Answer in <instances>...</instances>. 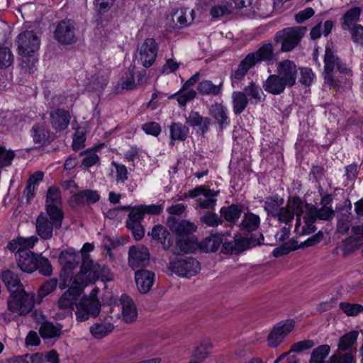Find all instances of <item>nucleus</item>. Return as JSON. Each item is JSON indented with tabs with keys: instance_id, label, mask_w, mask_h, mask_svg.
Segmentation results:
<instances>
[{
	"instance_id": "ea45409f",
	"label": "nucleus",
	"mask_w": 363,
	"mask_h": 363,
	"mask_svg": "<svg viewBox=\"0 0 363 363\" xmlns=\"http://www.w3.org/2000/svg\"><path fill=\"white\" fill-rule=\"evenodd\" d=\"M233 111L236 115L244 111L249 103L246 94L242 91H234L232 94Z\"/></svg>"
},
{
	"instance_id": "e433bc0d",
	"label": "nucleus",
	"mask_w": 363,
	"mask_h": 363,
	"mask_svg": "<svg viewBox=\"0 0 363 363\" xmlns=\"http://www.w3.org/2000/svg\"><path fill=\"white\" fill-rule=\"evenodd\" d=\"M361 14V9L359 7H352L349 9L342 17V28L343 30H350L356 25L359 21Z\"/></svg>"
},
{
	"instance_id": "2eb2a0df",
	"label": "nucleus",
	"mask_w": 363,
	"mask_h": 363,
	"mask_svg": "<svg viewBox=\"0 0 363 363\" xmlns=\"http://www.w3.org/2000/svg\"><path fill=\"white\" fill-rule=\"evenodd\" d=\"M128 255L129 265L134 270L145 267L149 264V251L144 245H140L130 247Z\"/></svg>"
},
{
	"instance_id": "1a4fd4ad",
	"label": "nucleus",
	"mask_w": 363,
	"mask_h": 363,
	"mask_svg": "<svg viewBox=\"0 0 363 363\" xmlns=\"http://www.w3.org/2000/svg\"><path fill=\"white\" fill-rule=\"evenodd\" d=\"M169 269L181 277L189 278L195 276L200 270L199 262L192 257H186L171 261Z\"/></svg>"
},
{
	"instance_id": "37998d69",
	"label": "nucleus",
	"mask_w": 363,
	"mask_h": 363,
	"mask_svg": "<svg viewBox=\"0 0 363 363\" xmlns=\"http://www.w3.org/2000/svg\"><path fill=\"white\" fill-rule=\"evenodd\" d=\"M359 333L357 331H350L340 338L338 343V350L347 351L350 349L356 342Z\"/></svg>"
},
{
	"instance_id": "cd10ccee",
	"label": "nucleus",
	"mask_w": 363,
	"mask_h": 363,
	"mask_svg": "<svg viewBox=\"0 0 363 363\" xmlns=\"http://www.w3.org/2000/svg\"><path fill=\"white\" fill-rule=\"evenodd\" d=\"M80 295L71 288H69L58 299L57 307L62 310H66L72 314L74 306L77 303Z\"/></svg>"
},
{
	"instance_id": "13d9d810",
	"label": "nucleus",
	"mask_w": 363,
	"mask_h": 363,
	"mask_svg": "<svg viewBox=\"0 0 363 363\" xmlns=\"http://www.w3.org/2000/svg\"><path fill=\"white\" fill-rule=\"evenodd\" d=\"M313 211V215L315 216V219L329 220L334 216V211L330 206H322L319 209H315Z\"/></svg>"
},
{
	"instance_id": "4be33fe9",
	"label": "nucleus",
	"mask_w": 363,
	"mask_h": 363,
	"mask_svg": "<svg viewBox=\"0 0 363 363\" xmlns=\"http://www.w3.org/2000/svg\"><path fill=\"white\" fill-rule=\"evenodd\" d=\"M135 279L139 291L146 294L153 285L155 274L148 270H138L135 274Z\"/></svg>"
},
{
	"instance_id": "49530a36",
	"label": "nucleus",
	"mask_w": 363,
	"mask_h": 363,
	"mask_svg": "<svg viewBox=\"0 0 363 363\" xmlns=\"http://www.w3.org/2000/svg\"><path fill=\"white\" fill-rule=\"evenodd\" d=\"M283 202V199L269 197L267 198L264 201V208L267 212L268 215H271L274 218L281 209Z\"/></svg>"
},
{
	"instance_id": "0e129e2a",
	"label": "nucleus",
	"mask_w": 363,
	"mask_h": 363,
	"mask_svg": "<svg viewBox=\"0 0 363 363\" xmlns=\"http://www.w3.org/2000/svg\"><path fill=\"white\" fill-rule=\"evenodd\" d=\"M141 128L146 134L155 137L158 136L161 133L160 124L154 121L143 124Z\"/></svg>"
},
{
	"instance_id": "7ed1b4c3",
	"label": "nucleus",
	"mask_w": 363,
	"mask_h": 363,
	"mask_svg": "<svg viewBox=\"0 0 363 363\" xmlns=\"http://www.w3.org/2000/svg\"><path fill=\"white\" fill-rule=\"evenodd\" d=\"M95 278L96 270L93 261L89 255H83V263H82L80 271L74 277L69 275L71 279V283L69 285V288L81 295L84 288L94 282Z\"/></svg>"
},
{
	"instance_id": "ddd939ff",
	"label": "nucleus",
	"mask_w": 363,
	"mask_h": 363,
	"mask_svg": "<svg viewBox=\"0 0 363 363\" xmlns=\"http://www.w3.org/2000/svg\"><path fill=\"white\" fill-rule=\"evenodd\" d=\"M40 40L32 30L21 33L17 38L18 54L36 53L40 48Z\"/></svg>"
},
{
	"instance_id": "2f4dec72",
	"label": "nucleus",
	"mask_w": 363,
	"mask_h": 363,
	"mask_svg": "<svg viewBox=\"0 0 363 363\" xmlns=\"http://www.w3.org/2000/svg\"><path fill=\"white\" fill-rule=\"evenodd\" d=\"M1 279L11 294L24 290L23 284H21L18 275L13 272L10 270L4 272Z\"/></svg>"
},
{
	"instance_id": "c9c22d12",
	"label": "nucleus",
	"mask_w": 363,
	"mask_h": 363,
	"mask_svg": "<svg viewBox=\"0 0 363 363\" xmlns=\"http://www.w3.org/2000/svg\"><path fill=\"white\" fill-rule=\"evenodd\" d=\"M113 328L112 323L105 320L94 323L89 330L94 338L101 339L110 334Z\"/></svg>"
},
{
	"instance_id": "a18cd8bd",
	"label": "nucleus",
	"mask_w": 363,
	"mask_h": 363,
	"mask_svg": "<svg viewBox=\"0 0 363 363\" xmlns=\"http://www.w3.org/2000/svg\"><path fill=\"white\" fill-rule=\"evenodd\" d=\"M177 247L183 253H189L196 248V242L194 237L181 236L176 241Z\"/></svg>"
},
{
	"instance_id": "c03bdc74",
	"label": "nucleus",
	"mask_w": 363,
	"mask_h": 363,
	"mask_svg": "<svg viewBox=\"0 0 363 363\" xmlns=\"http://www.w3.org/2000/svg\"><path fill=\"white\" fill-rule=\"evenodd\" d=\"M242 208L237 205L223 207L220 209L222 216L228 222H235L240 217Z\"/></svg>"
},
{
	"instance_id": "e2e57ef3",
	"label": "nucleus",
	"mask_w": 363,
	"mask_h": 363,
	"mask_svg": "<svg viewBox=\"0 0 363 363\" xmlns=\"http://www.w3.org/2000/svg\"><path fill=\"white\" fill-rule=\"evenodd\" d=\"M220 242L216 237L207 238L201 244V247L206 252H215L219 246Z\"/></svg>"
},
{
	"instance_id": "4468645a",
	"label": "nucleus",
	"mask_w": 363,
	"mask_h": 363,
	"mask_svg": "<svg viewBox=\"0 0 363 363\" xmlns=\"http://www.w3.org/2000/svg\"><path fill=\"white\" fill-rule=\"evenodd\" d=\"M55 38L61 44L70 45L76 40L75 24L69 19L61 21L54 31Z\"/></svg>"
},
{
	"instance_id": "0eeeda50",
	"label": "nucleus",
	"mask_w": 363,
	"mask_h": 363,
	"mask_svg": "<svg viewBox=\"0 0 363 363\" xmlns=\"http://www.w3.org/2000/svg\"><path fill=\"white\" fill-rule=\"evenodd\" d=\"M56 215L40 213L35 221V228L38 235L43 240H50L52 237L53 230L62 227L64 215L59 221Z\"/></svg>"
},
{
	"instance_id": "8fccbe9b",
	"label": "nucleus",
	"mask_w": 363,
	"mask_h": 363,
	"mask_svg": "<svg viewBox=\"0 0 363 363\" xmlns=\"http://www.w3.org/2000/svg\"><path fill=\"white\" fill-rule=\"evenodd\" d=\"M144 216V211L140 205L131 208L125 221L126 225L130 224H140L143 220Z\"/></svg>"
},
{
	"instance_id": "dca6fc26",
	"label": "nucleus",
	"mask_w": 363,
	"mask_h": 363,
	"mask_svg": "<svg viewBox=\"0 0 363 363\" xmlns=\"http://www.w3.org/2000/svg\"><path fill=\"white\" fill-rule=\"evenodd\" d=\"M277 72L288 86H293L296 84L298 68L294 61L284 60L278 62Z\"/></svg>"
},
{
	"instance_id": "393cba45",
	"label": "nucleus",
	"mask_w": 363,
	"mask_h": 363,
	"mask_svg": "<svg viewBox=\"0 0 363 363\" xmlns=\"http://www.w3.org/2000/svg\"><path fill=\"white\" fill-rule=\"evenodd\" d=\"M209 114L217 121L221 129L230 124L227 108L221 103H215L209 107Z\"/></svg>"
},
{
	"instance_id": "f8f14e48",
	"label": "nucleus",
	"mask_w": 363,
	"mask_h": 363,
	"mask_svg": "<svg viewBox=\"0 0 363 363\" xmlns=\"http://www.w3.org/2000/svg\"><path fill=\"white\" fill-rule=\"evenodd\" d=\"M294 328V321L293 320H286L278 323L274 326L268 335V345L271 347H277Z\"/></svg>"
},
{
	"instance_id": "5fc2aeb1",
	"label": "nucleus",
	"mask_w": 363,
	"mask_h": 363,
	"mask_svg": "<svg viewBox=\"0 0 363 363\" xmlns=\"http://www.w3.org/2000/svg\"><path fill=\"white\" fill-rule=\"evenodd\" d=\"M196 96V91L192 89H183L179 91L178 104L180 106H185L186 104L192 101Z\"/></svg>"
},
{
	"instance_id": "79ce46f5",
	"label": "nucleus",
	"mask_w": 363,
	"mask_h": 363,
	"mask_svg": "<svg viewBox=\"0 0 363 363\" xmlns=\"http://www.w3.org/2000/svg\"><path fill=\"white\" fill-rule=\"evenodd\" d=\"M21 57V67L26 72H28L29 73H33L36 69V65L38 63V59L35 55V53H28V54H19Z\"/></svg>"
},
{
	"instance_id": "f704fd0d",
	"label": "nucleus",
	"mask_w": 363,
	"mask_h": 363,
	"mask_svg": "<svg viewBox=\"0 0 363 363\" xmlns=\"http://www.w3.org/2000/svg\"><path fill=\"white\" fill-rule=\"evenodd\" d=\"M189 129L181 123H173L169 126L171 145H174V141H184L189 135Z\"/></svg>"
},
{
	"instance_id": "338daca9",
	"label": "nucleus",
	"mask_w": 363,
	"mask_h": 363,
	"mask_svg": "<svg viewBox=\"0 0 363 363\" xmlns=\"http://www.w3.org/2000/svg\"><path fill=\"white\" fill-rule=\"evenodd\" d=\"M4 125L8 128H13L20 121L18 113L7 111L2 116Z\"/></svg>"
},
{
	"instance_id": "69168bd1",
	"label": "nucleus",
	"mask_w": 363,
	"mask_h": 363,
	"mask_svg": "<svg viewBox=\"0 0 363 363\" xmlns=\"http://www.w3.org/2000/svg\"><path fill=\"white\" fill-rule=\"evenodd\" d=\"M201 221L210 227H216L221 223V220L217 214L207 212L201 218Z\"/></svg>"
},
{
	"instance_id": "864d4df0",
	"label": "nucleus",
	"mask_w": 363,
	"mask_h": 363,
	"mask_svg": "<svg viewBox=\"0 0 363 363\" xmlns=\"http://www.w3.org/2000/svg\"><path fill=\"white\" fill-rule=\"evenodd\" d=\"M337 350L329 359V363H355L351 353L342 354Z\"/></svg>"
},
{
	"instance_id": "412c9836",
	"label": "nucleus",
	"mask_w": 363,
	"mask_h": 363,
	"mask_svg": "<svg viewBox=\"0 0 363 363\" xmlns=\"http://www.w3.org/2000/svg\"><path fill=\"white\" fill-rule=\"evenodd\" d=\"M71 116L68 111L57 108L50 113V123L56 131L65 130L70 122Z\"/></svg>"
},
{
	"instance_id": "9d476101",
	"label": "nucleus",
	"mask_w": 363,
	"mask_h": 363,
	"mask_svg": "<svg viewBox=\"0 0 363 363\" xmlns=\"http://www.w3.org/2000/svg\"><path fill=\"white\" fill-rule=\"evenodd\" d=\"M76 319L79 322L87 320L90 316L96 317L100 313L101 304L99 300L84 297L76 304Z\"/></svg>"
},
{
	"instance_id": "b1692460",
	"label": "nucleus",
	"mask_w": 363,
	"mask_h": 363,
	"mask_svg": "<svg viewBox=\"0 0 363 363\" xmlns=\"http://www.w3.org/2000/svg\"><path fill=\"white\" fill-rule=\"evenodd\" d=\"M100 199V195L96 190L86 189L74 194L70 199L72 205L79 206L95 203Z\"/></svg>"
},
{
	"instance_id": "72a5a7b5",
	"label": "nucleus",
	"mask_w": 363,
	"mask_h": 363,
	"mask_svg": "<svg viewBox=\"0 0 363 363\" xmlns=\"http://www.w3.org/2000/svg\"><path fill=\"white\" fill-rule=\"evenodd\" d=\"M197 89L201 95L216 96L221 94L223 83L216 85L210 80H203L199 82Z\"/></svg>"
},
{
	"instance_id": "09e8293b",
	"label": "nucleus",
	"mask_w": 363,
	"mask_h": 363,
	"mask_svg": "<svg viewBox=\"0 0 363 363\" xmlns=\"http://www.w3.org/2000/svg\"><path fill=\"white\" fill-rule=\"evenodd\" d=\"M14 60V56L9 48L0 45V69L10 67Z\"/></svg>"
},
{
	"instance_id": "3c124183",
	"label": "nucleus",
	"mask_w": 363,
	"mask_h": 363,
	"mask_svg": "<svg viewBox=\"0 0 363 363\" xmlns=\"http://www.w3.org/2000/svg\"><path fill=\"white\" fill-rule=\"evenodd\" d=\"M84 158L82 161V164L86 167H91L96 164H99L100 157L96 154L95 150H89L82 153Z\"/></svg>"
},
{
	"instance_id": "4c0bfd02",
	"label": "nucleus",
	"mask_w": 363,
	"mask_h": 363,
	"mask_svg": "<svg viewBox=\"0 0 363 363\" xmlns=\"http://www.w3.org/2000/svg\"><path fill=\"white\" fill-rule=\"evenodd\" d=\"M242 92L246 94L250 104H257L262 101L263 91L254 82H251L245 86Z\"/></svg>"
},
{
	"instance_id": "c756f323",
	"label": "nucleus",
	"mask_w": 363,
	"mask_h": 363,
	"mask_svg": "<svg viewBox=\"0 0 363 363\" xmlns=\"http://www.w3.org/2000/svg\"><path fill=\"white\" fill-rule=\"evenodd\" d=\"M186 122L191 127L199 128L201 134H205L208 131L211 124V121L208 118L201 116L196 111H191L186 118Z\"/></svg>"
},
{
	"instance_id": "a211bd4d",
	"label": "nucleus",
	"mask_w": 363,
	"mask_h": 363,
	"mask_svg": "<svg viewBox=\"0 0 363 363\" xmlns=\"http://www.w3.org/2000/svg\"><path fill=\"white\" fill-rule=\"evenodd\" d=\"M303 213V204L298 199H294L287 207H281L274 216L279 222L287 223L294 216H300Z\"/></svg>"
},
{
	"instance_id": "052dcab7",
	"label": "nucleus",
	"mask_w": 363,
	"mask_h": 363,
	"mask_svg": "<svg viewBox=\"0 0 363 363\" xmlns=\"http://www.w3.org/2000/svg\"><path fill=\"white\" fill-rule=\"evenodd\" d=\"M340 308L343 312L349 316L357 315L358 313L363 311V306L357 303H349L346 302H341Z\"/></svg>"
},
{
	"instance_id": "f03ea898",
	"label": "nucleus",
	"mask_w": 363,
	"mask_h": 363,
	"mask_svg": "<svg viewBox=\"0 0 363 363\" xmlns=\"http://www.w3.org/2000/svg\"><path fill=\"white\" fill-rule=\"evenodd\" d=\"M38 241V238L35 235L27 238L19 237L12 240L8 245V248L11 251H16L18 266L24 272L31 273L36 270L38 257L30 249L33 247Z\"/></svg>"
},
{
	"instance_id": "bb28decb",
	"label": "nucleus",
	"mask_w": 363,
	"mask_h": 363,
	"mask_svg": "<svg viewBox=\"0 0 363 363\" xmlns=\"http://www.w3.org/2000/svg\"><path fill=\"white\" fill-rule=\"evenodd\" d=\"M265 91L278 95L282 93L286 86H288L277 74H270L263 84Z\"/></svg>"
},
{
	"instance_id": "603ef678",
	"label": "nucleus",
	"mask_w": 363,
	"mask_h": 363,
	"mask_svg": "<svg viewBox=\"0 0 363 363\" xmlns=\"http://www.w3.org/2000/svg\"><path fill=\"white\" fill-rule=\"evenodd\" d=\"M233 9L232 3L216 5L210 9V14L213 18H216L230 13Z\"/></svg>"
},
{
	"instance_id": "423d86ee",
	"label": "nucleus",
	"mask_w": 363,
	"mask_h": 363,
	"mask_svg": "<svg viewBox=\"0 0 363 363\" xmlns=\"http://www.w3.org/2000/svg\"><path fill=\"white\" fill-rule=\"evenodd\" d=\"M35 294L25 290L13 292L8 299V309L19 315L30 313L34 306Z\"/></svg>"
},
{
	"instance_id": "7c9ffc66",
	"label": "nucleus",
	"mask_w": 363,
	"mask_h": 363,
	"mask_svg": "<svg viewBox=\"0 0 363 363\" xmlns=\"http://www.w3.org/2000/svg\"><path fill=\"white\" fill-rule=\"evenodd\" d=\"M194 18V11L188 9H177L172 16V19L175 23V26L179 27H185L190 25Z\"/></svg>"
},
{
	"instance_id": "6e6552de",
	"label": "nucleus",
	"mask_w": 363,
	"mask_h": 363,
	"mask_svg": "<svg viewBox=\"0 0 363 363\" xmlns=\"http://www.w3.org/2000/svg\"><path fill=\"white\" fill-rule=\"evenodd\" d=\"M220 191L213 190L206 187L205 185L196 186L189 191V196L191 198H197L196 201L198 206L202 209L213 210L217 202L216 197Z\"/></svg>"
},
{
	"instance_id": "58836bf2",
	"label": "nucleus",
	"mask_w": 363,
	"mask_h": 363,
	"mask_svg": "<svg viewBox=\"0 0 363 363\" xmlns=\"http://www.w3.org/2000/svg\"><path fill=\"white\" fill-rule=\"evenodd\" d=\"M148 235L161 242L164 247L171 245L170 233L161 225H155Z\"/></svg>"
},
{
	"instance_id": "680f3d73",
	"label": "nucleus",
	"mask_w": 363,
	"mask_h": 363,
	"mask_svg": "<svg viewBox=\"0 0 363 363\" xmlns=\"http://www.w3.org/2000/svg\"><path fill=\"white\" fill-rule=\"evenodd\" d=\"M330 351V347L328 345H323L314 349L311 359L313 361H323V359L328 355Z\"/></svg>"
},
{
	"instance_id": "9b49d317",
	"label": "nucleus",
	"mask_w": 363,
	"mask_h": 363,
	"mask_svg": "<svg viewBox=\"0 0 363 363\" xmlns=\"http://www.w3.org/2000/svg\"><path fill=\"white\" fill-rule=\"evenodd\" d=\"M158 49L159 46L155 39L148 38L144 40L138 48L139 61L143 67L147 68L153 65L157 56Z\"/></svg>"
},
{
	"instance_id": "a878e982",
	"label": "nucleus",
	"mask_w": 363,
	"mask_h": 363,
	"mask_svg": "<svg viewBox=\"0 0 363 363\" xmlns=\"http://www.w3.org/2000/svg\"><path fill=\"white\" fill-rule=\"evenodd\" d=\"M31 135L35 144L45 146L51 141V133L44 123L34 125L31 129Z\"/></svg>"
},
{
	"instance_id": "5701e85b",
	"label": "nucleus",
	"mask_w": 363,
	"mask_h": 363,
	"mask_svg": "<svg viewBox=\"0 0 363 363\" xmlns=\"http://www.w3.org/2000/svg\"><path fill=\"white\" fill-rule=\"evenodd\" d=\"M122 308V317L125 323L134 322L138 317V311L132 298L127 294H123L120 299Z\"/></svg>"
},
{
	"instance_id": "473e14b6",
	"label": "nucleus",
	"mask_w": 363,
	"mask_h": 363,
	"mask_svg": "<svg viewBox=\"0 0 363 363\" xmlns=\"http://www.w3.org/2000/svg\"><path fill=\"white\" fill-rule=\"evenodd\" d=\"M62 329L61 324L47 321L41 325L39 333L43 339L55 338L62 335Z\"/></svg>"
},
{
	"instance_id": "4d7b16f0",
	"label": "nucleus",
	"mask_w": 363,
	"mask_h": 363,
	"mask_svg": "<svg viewBox=\"0 0 363 363\" xmlns=\"http://www.w3.org/2000/svg\"><path fill=\"white\" fill-rule=\"evenodd\" d=\"M57 286V279H50L43 283L38 290V296L40 298L45 297L56 289Z\"/></svg>"
},
{
	"instance_id": "bf43d9fd",
	"label": "nucleus",
	"mask_w": 363,
	"mask_h": 363,
	"mask_svg": "<svg viewBox=\"0 0 363 363\" xmlns=\"http://www.w3.org/2000/svg\"><path fill=\"white\" fill-rule=\"evenodd\" d=\"M113 167L116 169V180L118 183H124L128 179L127 167L122 164H119L115 161L111 162Z\"/></svg>"
},
{
	"instance_id": "f3484780",
	"label": "nucleus",
	"mask_w": 363,
	"mask_h": 363,
	"mask_svg": "<svg viewBox=\"0 0 363 363\" xmlns=\"http://www.w3.org/2000/svg\"><path fill=\"white\" fill-rule=\"evenodd\" d=\"M61 193L58 188L50 187L46 196L45 210L47 214L56 215L57 218H61L64 215L61 209ZM59 221L60 219H57Z\"/></svg>"
},
{
	"instance_id": "6ab92c4d",
	"label": "nucleus",
	"mask_w": 363,
	"mask_h": 363,
	"mask_svg": "<svg viewBox=\"0 0 363 363\" xmlns=\"http://www.w3.org/2000/svg\"><path fill=\"white\" fill-rule=\"evenodd\" d=\"M363 245V226L355 225L352 227L350 235L342 243V250L347 254L357 250Z\"/></svg>"
},
{
	"instance_id": "de8ad7c7",
	"label": "nucleus",
	"mask_w": 363,
	"mask_h": 363,
	"mask_svg": "<svg viewBox=\"0 0 363 363\" xmlns=\"http://www.w3.org/2000/svg\"><path fill=\"white\" fill-rule=\"evenodd\" d=\"M259 217L254 213H249L244 216L240 225L242 230L254 231L259 227Z\"/></svg>"
},
{
	"instance_id": "c85d7f7f",
	"label": "nucleus",
	"mask_w": 363,
	"mask_h": 363,
	"mask_svg": "<svg viewBox=\"0 0 363 363\" xmlns=\"http://www.w3.org/2000/svg\"><path fill=\"white\" fill-rule=\"evenodd\" d=\"M108 72L101 70L88 78L86 89L88 91H101L106 86L108 82Z\"/></svg>"
},
{
	"instance_id": "f257e3e1",
	"label": "nucleus",
	"mask_w": 363,
	"mask_h": 363,
	"mask_svg": "<svg viewBox=\"0 0 363 363\" xmlns=\"http://www.w3.org/2000/svg\"><path fill=\"white\" fill-rule=\"evenodd\" d=\"M277 60V54L272 43H264L256 51L248 53L242 60L238 67L231 73L230 79L233 86L242 80L247 74L248 71L257 64L264 62L267 64H272Z\"/></svg>"
},
{
	"instance_id": "39448f33",
	"label": "nucleus",
	"mask_w": 363,
	"mask_h": 363,
	"mask_svg": "<svg viewBox=\"0 0 363 363\" xmlns=\"http://www.w3.org/2000/svg\"><path fill=\"white\" fill-rule=\"evenodd\" d=\"M79 255L74 249L69 248L63 250L59 255V262L62 267L60 272V281L59 287L60 289H65L69 286L71 283L69 275L72 271L78 266Z\"/></svg>"
},
{
	"instance_id": "a19ab883",
	"label": "nucleus",
	"mask_w": 363,
	"mask_h": 363,
	"mask_svg": "<svg viewBox=\"0 0 363 363\" xmlns=\"http://www.w3.org/2000/svg\"><path fill=\"white\" fill-rule=\"evenodd\" d=\"M196 228L197 227L194 223L186 220L177 222L172 227V230L178 237L189 236V235L195 232Z\"/></svg>"
},
{
	"instance_id": "aec40b11",
	"label": "nucleus",
	"mask_w": 363,
	"mask_h": 363,
	"mask_svg": "<svg viewBox=\"0 0 363 363\" xmlns=\"http://www.w3.org/2000/svg\"><path fill=\"white\" fill-rule=\"evenodd\" d=\"M340 60L336 56L331 48L326 47L324 56V74L325 82L331 86L336 85V82L333 78V72L336 68Z\"/></svg>"
},
{
	"instance_id": "6e6d98bb",
	"label": "nucleus",
	"mask_w": 363,
	"mask_h": 363,
	"mask_svg": "<svg viewBox=\"0 0 363 363\" xmlns=\"http://www.w3.org/2000/svg\"><path fill=\"white\" fill-rule=\"evenodd\" d=\"M37 262L36 269H38L41 274L45 276L52 274V267L48 258L39 256L38 257Z\"/></svg>"
},
{
	"instance_id": "20e7f679",
	"label": "nucleus",
	"mask_w": 363,
	"mask_h": 363,
	"mask_svg": "<svg viewBox=\"0 0 363 363\" xmlns=\"http://www.w3.org/2000/svg\"><path fill=\"white\" fill-rule=\"evenodd\" d=\"M306 30V27L303 26L286 28L277 32L274 40L276 43H281L282 52H289L299 44Z\"/></svg>"
},
{
	"instance_id": "774afa93",
	"label": "nucleus",
	"mask_w": 363,
	"mask_h": 363,
	"mask_svg": "<svg viewBox=\"0 0 363 363\" xmlns=\"http://www.w3.org/2000/svg\"><path fill=\"white\" fill-rule=\"evenodd\" d=\"M350 30H351L352 40L356 43L363 45V26L354 25Z\"/></svg>"
}]
</instances>
